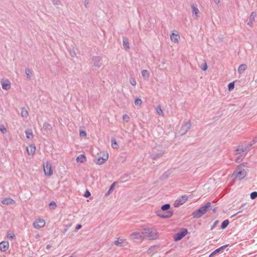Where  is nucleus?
I'll return each mask as SVG.
<instances>
[{
    "label": "nucleus",
    "instance_id": "2eb2a0df",
    "mask_svg": "<svg viewBox=\"0 0 257 257\" xmlns=\"http://www.w3.org/2000/svg\"><path fill=\"white\" fill-rule=\"evenodd\" d=\"M9 247V243L8 241H3L0 242V251H6Z\"/></svg>",
    "mask_w": 257,
    "mask_h": 257
},
{
    "label": "nucleus",
    "instance_id": "a19ab883",
    "mask_svg": "<svg viewBox=\"0 0 257 257\" xmlns=\"http://www.w3.org/2000/svg\"><path fill=\"white\" fill-rule=\"evenodd\" d=\"M170 175V172L169 171H167L165 172L162 176V178L163 179H164L165 178H167L169 177V176Z\"/></svg>",
    "mask_w": 257,
    "mask_h": 257
},
{
    "label": "nucleus",
    "instance_id": "6e6d98bb",
    "mask_svg": "<svg viewBox=\"0 0 257 257\" xmlns=\"http://www.w3.org/2000/svg\"><path fill=\"white\" fill-rule=\"evenodd\" d=\"M89 4V0H85L84 1V5L86 8H87V6Z\"/></svg>",
    "mask_w": 257,
    "mask_h": 257
},
{
    "label": "nucleus",
    "instance_id": "aec40b11",
    "mask_svg": "<svg viewBox=\"0 0 257 257\" xmlns=\"http://www.w3.org/2000/svg\"><path fill=\"white\" fill-rule=\"evenodd\" d=\"M122 43L123 48L125 49V50L128 51L130 49V47L128 40L126 37H123Z\"/></svg>",
    "mask_w": 257,
    "mask_h": 257
},
{
    "label": "nucleus",
    "instance_id": "58836bf2",
    "mask_svg": "<svg viewBox=\"0 0 257 257\" xmlns=\"http://www.w3.org/2000/svg\"><path fill=\"white\" fill-rule=\"evenodd\" d=\"M252 144L250 143V144H248L246 146L244 147V148L243 147V151L244 152H245L249 150L250 148L252 146Z\"/></svg>",
    "mask_w": 257,
    "mask_h": 257
},
{
    "label": "nucleus",
    "instance_id": "0e129e2a",
    "mask_svg": "<svg viewBox=\"0 0 257 257\" xmlns=\"http://www.w3.org/2000/svg\"><path fill=\"white\" fill-rule=\"evenodd\" d=\"M69 257H76V256H74V255H71V256H69Z\"/></svg>",
    "mask_w": 257,
    "mask_h": 257
},
{
    "label": "nucleus",
    "instance_id": "1a4fd4ad",
    "mask_svg": "<svg viewBox=\"0 0 257 257\" xmlns=\"http://www.w3.org/2000/svg\"><path fill=\"white\" fill-rule=\"evenodd\" d=\"M188 196L186 195H183L180 198L177 199L174 203L173 205L175 207H178L182 205L187 200Z\"/></svg>",
    "mask_w": 257,
    "mask_h": 257
},
{
    "label": "nucleus",
    "instance_id": "c03bdc74",
    "mask_svg": "<svg viewBox=\"0 0 257 257\" xmlns=\"http://www.w3.org/2000/svg\"><path fill=\"white\" fill-rule=\"evenodd\" d=\"M79 135L81 137H85L86 136V133L85 131L80 130L79 132Z\"/></svg>",
    "mask_w": 257,
    "mask_h": 257
},
{
    "label": "nucleus",
    "instance_id": "f704fd0d",
    "mask_svg": "<svg viewBox=\"0 0 257 257\" xmlns=\"http://www.w3.org/2000/svg\"><path fill=\"white\" fill-rule=\"evenodd\" d=\"M49 207L50 209H55L57 207L56 202L54 201H51L49 204Z\"/></svg>",
    "mask_w": 257,
    "mask_h": 257
},
{
    "label": "nucleus",
    "instance_id": "4d7b16f0",
    "mask_svg": "<svg viewBox=\"0 0 257 257\" xmlns=\"http://www.w3.org/2000/svg\"><path fill=\"white\" fill-rule=\"evenodd\" d=\"M257 142V136L252 140V145Z\"/></svg>",
    "mask_w": 257,
    "mask_h": 257
},
{
    "label": "nucleus",
    "instance_id": "72a5a7b5",
    "mask_svg": "<svg viewBox=\"0 0 257 257\" xmlns=\"http://www.w3.org/2000/svg\"><path fill=\"white\" fill-rule=\"evenodd\" d=\"M25 73L27 75V77L28 78H30L32 76V72L30 69H26Z\"/></svg>",
    "mask_w": 257,
    "mask_h": 257
},
{
    "label": "nucleus",
    "instance_id": "ea45409f",
    "mask_svg": "<svg viewBox=\"0 0 257 257\" xmlns=\"http://www.w3.org/2000/svg\"><path fill=\"white\" fill-rule=\"evenodd\" d=\"M250 197L252 200L257 198V192L253 191L251 192L250 194Z\"/></svg>",
    "mask_w": 257,
    "mask_h": 257
},
{
    "label": "nucleus",
    "instance_id": "5701e85b",
    "mask_svg": "<svg viewBox=\"0 0 257 257\" xmlns=\"http://www.w3.org/2000/svg\"><path fill=\"white\" fill-rule=\"evenodd\" d=\"M86 161V157L84 154L79 155L76 158L77 162L83 163Z\"/></svg>",
    "mask_w": 257,
    "mask_h": 257
},
{
    "label": "nucleus",
    "instance_id": "de8ad7c7",
    "mask_svg": "<svg viewBox=\"0 0 257 257\" xmlns=\"http://www.w3.org/2000/svg\"><path fill=\"white\" fill-rule=\"evenodd\" d=\"M84 196L86 197V198H88L90 196H91V193L90 192L88 191V190H86L85 192V193H84Z\"/></svg>",
    "mask_w": 257,
    "mask_h": 257
},
{
    "label": "nucleus",
    "instance_id": "412c9836",
    "mask_svg": "<svg viewBox=\"0 0 257 257\" xmlns=\"http://www.w3.org/2000/svg\"><path fill=\"white\" fill-rule=\"evenodd\" d=\"M255 14L254 12H252L249 18V22L247 23V25L249 26H251L254 21V18L255 17Z\"/></svg>",
    "mask_w": 257,
    "mask_h": 257
},
{
    "label": "nucleus",
    "instance_id": "f257e3e1",
    "mask_svg": "<svg viewBox=\"0 0 257 257\" xmlns=\"http://www.w3.org/2000/svg\"><path fill=\"white\" fill-rule=\"evenodd\" d=\"M170 205L166 203L161 206V210L156 212L157 216L162 218H168L171 217L173 214V211L169 210Z\"/></svg>",
    "mask_w": 257,
    "mask_h": 257
},
{
    "label": "nucleus",
    "instance_id": "4c0bfd02",
    "mask_svg": "<svg viewBox=\"0 0 257 257\" xmlns=\"http://www.w3.org/2000/svg\"><path fill=\"white\" fill-rule=\"evenodd\" d=\"M156 111L157 112V113H158V114H159L160 115H164V113H163V112L161 108V106L159 105L158 106H157V108H156Z\"/></svg>",
    "mask_w": 257,
    "mask_h": 257
},
{
    "label": "nucleus",
    "instance_id": "423d86ee",
    "mask_svg": "<svg viewBox=\"0 0 257 257\" xmlns=\"http://www.w3.org/2000/svg\"><path fill=\"white\" fill-rule=\"evenodd\" d=\"M188 233V231L186 228H181L180 231L175 233L173 236L175 241H178L181 240Z\"/></svg>",
    "mask_w": 257,
    "mask_h": 257
},
{
    "label": "nucleus",
    "instance_id": "9b49d317",
    "mask_svg": "<svg viewBox=\"0 0 257 257\" xmlns=\"http://www.w3.org/2000/svg\"><path fill=\"white\" fill-rule=\"evenodd\" d=\"M45 225V222L43 219L36 220L33 222L34 227L35 228H40L43 227Z\"/></svg>",
    "mask_w": 257,
    "mask_h": 257
},
{
    "label": "nucleus",
    "instance_id": "a878e982",
    "mask_svg": "<svg viewBox=\"0 0 257 257\" xmlns=\"http://www.w3.org/2000/svg\"><path fill=\"white\" fill-rule=\"evenodd\" d=\"M229 224V221L228 219H225L224 220L222 223L220 225V229H225L227 226Z\"/></svg>",
    "mask_w": 257,
    "mask_h": 257
},
{
    "label": "nucleus",
    "instance_id": "bf43d9fd",
    "mask_svg": "<svg viewBox=\"0 0 257 257\" xmlns=\"http://www.w3.org/2000/svg\"><path fill=\"white\" fill-rule=\"evenodd\" d=\"M51 247H52V245H50V244H48V245H47V246H46V249H48H48H50V248H51Z\"/></svg>",
    "mask_w": 257,
    "mask_h": 257
},
{
    "label": "nucleus",
    "instance_id": "3c124183",
    "mask_svg": "<svg viewBox=\"0 0 257 257\" xmlns=\"http://www.w3.org/2000/svg\"><path fill=\"white\" fill-rule=\"evenodd\" d=\"M154 248H155V246H151V247H150V248L148 249V250H147V252H148V253H152V252L154 250Z\"/></svg>",
    "mask_w": 257,
    "mask_h": 257
},
{
    "label": "nucleus",
    "instance_id": "473e14b6",
    "mask_svg": "<svg viewBox=\"0 0 257 257\" xmlns=\"http://www.w3.org/2000/svg\"><path fill=\"white\" fill-rule=\"evenodd\" d=\"M26 137L28 139H32L33 138V133L31 131L28 130L26 131Z\"/></svg>",
    "mask_w": 257,
    "mask_h": 257
},
{
    "label": "nucleus",
    "instance_id": "39448f33",
    "mask_svg": "<svg viewBox=\"0 0 257 257\" xmlns=\"http://www.w3.org/2000/svg\"><path fill=\"white\" fill-rule=\"evenodd\" d=\"M165 150L161 147L153 148L150 153V158L153 160L159 159L163 156Z\"/></svg>",
    "mask_w": 257,
    "mask_h": 257
},
{
    "label": "nucleus",
    "instance_id": "f03ea898",
    "mask_svg": "<svg viewBox=\"0 0 257 257\" xmlns=\"http://www.w3.org/2000/svg\"><path fill=\"white\" fill-rule=\"evenodd\" d=\"M245 167L244 163L238 165L234 170L232 176L238 180H241L246 176V172L243 168Z\"/></svg>",
    "mask_w": 257,
    "mask_h": 257
},
{
    "label": "nucleus",
    "instance_id": "6e6552de",
    "mask_svg": "<svg viewBox=\"0 0 257 257\" xmlns=\"http://www.w3.org/2000/svg\"><path fill=\"white\" fill-rule=\"evenodd\" d=\"M44 171L46 176H51L53 174L52 165L50 163L47 162L43 164Z\"/></svg>",
    "mask_w": 257,
    "mask_h": 257
},
{
    "label": "nucleus",
    "instance_id": "e2e57ef3",
    "mask_svg": "<svg viewBox=\"0 0 257 257\" xmlns=\"http://www.w3.org/2000/svg\"><path fill=\"white\" fill-rule=\"evenodd\" d=\"M240 212V211H238L237 213H236L234 214V215H233L232 216V217L235 216L236 214H237L239 213Z\"/></svg>",
    "mask_w": 257,
    "mask_h": 257
},
{
    "label": "nucleus",
    "instance_id": "680f3d73",
    "mask_svg": "<svg viewBox=\"0 0 257 257\" xmlns=\"http://www.w3.org/2000/svg\"><path fill=\"white\" fill-rule=\"evenodd\" d=\"M216 4L219 3L220 0H213Z\"/></svg>",
    "mask_w": 257,
    "mask_h": 257
},
{
    "label": "nucleus",
    "instance_id": "603ef678",
    "mask_svg": "<svg viewBox=\"0 0 257 257\" xmlns=\"http://www.w3.org/2000/svg\"><path fill=\"white\" fill-rule=\"evenodd\" d=\"M201 69H202V70H203V71H205V70H207V64H206V63H205L203 65V66L201 67Z\"/></svg>",
    "mask_w": 257,
    "mask_h": 257
},
{
    "label": "nucleus",
    "instance_id": "5fc2aeb1",
    "mask_svg": "<svg viewBox=\"0 0 257 257\" xmlns=\"http://www.w3.org/2000/svg\"><path fill=\"white\" fill-rule=\"evenodd\" d=\"M82 227V225L80 224H78L76 225V227H75V229L76 230H78L80 229H81Z\"/></svg>",
    "mask_w": 257,
    "mask_h": 257
},
{
    "label": "nucleus",
    "instance_id": "c756f323",
    "mask_svg": "<svg viewBox=\"0 0 257 257\" xmlns=\"http://www.w3.org/2000/svg\"><path fill=\"white\" fill-rule=\"evenodd\" d=\"M243 146H239L235 150V155L237 154H242L244 153L243 151Z\"/></svg>",
    "mask_w": 257,
    "mask_h": 257
},
{
    "label": "nucleus",
    "instance_id": "393cba45",
    "mask_svg": "<svg viewBox=\"0 0 257 257\" xmlns=\"http://www.w3.org/2000/svg\"><path fill=\"white\" fill-rule=\"evenodd\" d=\"M247 66L246 64H242L239 65L238 68V72L239 74H242L246 69Z\"/></svg>",
    "mask_w": 257,
    "mask_h": 257
},
{
    "label": "nucleus",
    "instance_id": "6ab92c4d",
    "mask_svg": "<svg viewBox=\"0 0 257 257\" xmlns=\"http://www.w3.org/2000/svg\"><path fill=\"white\" fill-rule=\"evenodd\" d=\"M2 203L5 205H11L15 203V201L11 198H6L2 201Z\"/></svg>",
    "mask_w": 257,
    "mask_h": 257
},
{
    "label": "nucleus",
    "instance_id": "cd10ccee",
    "mask_svg": "<svg viewBox=\"0 0 257 257\" xmlns=\"http://www.w3.org/2000/svg\"><path fill=\"white\" fill-rule=\"evenodd\" d=\"M116 184V182H113L110 186L109 187V190H108V191L107 192V193H106L105 194V196H108L109 195H110L112 192V191H113L114 190V187L115 186Z\"/></svg>",
    "mask_w": 257,
    "mask_h": 257
},
{
    "label": "nucleus",
    "instance_id": "4be33fe9",
    "mask_svg": "<svg viewBox=\"0 0 257 257\" xmlns=\"http://www.w3.org/2000/svg\"><path fill=\"white\" fill-rule=\"evenodd\" d=\"M170 38L172 42L177 43L178 42V40L180 39V36L179 34L172 33L170 36Z\"/></svg>",
    "mask_w": 257,
    "mask_h": 257
},
{
    "label": "nucleus",
    "instance_id": "2f4dec72",
    "mask_svg": "<svg viewBox=\"0 0 257 257\" xmlns=\"http://www.w3.org/2000/svg\"><path fill=\"white\" fill-rule=\"evenodd\" d=\"M111 147L113 149H118V144H117V143L116 142V141L115 139L112 138L111 140Z\"/></svg>",
    "mask_w": 257,
    "mask_h": 257
},
{
    "label": "nucleus",
    "instance_id": "c85d7f7f",
    "mask_svg": "<svg viewBox=\"0 0 257 257\" xmlns=\"http://www.w3.org/2000/svg\"><path fill=\"white\" fill-rule=\"evenodd\" d=\"M28 111L25 107L22 108L21 115L23 117L26 118L28 116Z\"/></svg>",
    "mask_w": 257,
    "mask_h": 257
},
{
    "label": "nucleus",
    "instance_id": "f8f14e48",
    "mask_svg": "<svg viewBox=\"0 0 257 257\" xmlns=\"http://www.w3.org/2000/svg\"><path fill=\"white\" fill-rule=\"evenodd\" d=\"M229 246V244H225L221 246V247L216 249L214 250L209 255V257H213L215 255L220 252V251H222L224 249H225L227 247Z\"/></svg>",
    "mask_w": 257,
    "mask_h": 257
},
{
    "label": "nucleus",
    "instance_id": "a18cd8bd",
    "mask_svg": "<svg viewBox=\"0 0 257 257\" xmlns=\"http://www.w3.org/2000/svg\"><path fill=\"white\" fill-rule=\"evenodd\" d=\"M8 237L11 239H13L16 238V236L14 233H11L8 234Z\"/></svg>",
    "mask_w": 257,
    "mask_h": 257
},
{
    "label": "nucleus",
    "instance_id": "7ed1b4c3",
    "mask_svg": "<svg viewBox=\"0 0 257 257\" xmlns=\"http://www.w3.org/2000/svg\"><path fill=\"white\" fill-rule=\"evenodd\" d=\"M211 205V203L208 202L203 206L194 211L192 214L193 217L194 218H199L202 217L207 212V210L210 207Z\"/></svg>",
    "mask_w": 257,
    "mask_h": 257
},
{
    "label": "nucleus",
    "instance_id": "9d476101",
    "mask_svg": "<svg viewBox=\"0 0 257 257\" xmlns=\"http://www.w3.org/2000/svg\"><path fill=\"white\" fill-rule=\"evenodd\" d=\"M143 235H144L143 231H135L131 233L130 236L132 239L141 240L142 239Z\"/></svg>",
    "mask_w": 257,
    "mask_h": 257
},
{
    "label": "nucleus",
    "instance_id": "c9c22d12",
    "mask_svg": "<svg viewBox=\"0 0 257 257\" xmlns=\"http://www.w3.org/2000/svg\"><path fill=\"white\" fill-rule=\"evenodd\" d=\"M234 88V82H231L228 84V89L229 91L232 90Z\"/></svg>",
    "mask_w": 257,
    "mask_h": 257
},
{
    "label": "nucleus",
    "instance_id": "bb28decb",
    "mask_svg": "<svg viewBox=\"0 0 257 257\" xmlns=\"http://www.w3.org/2000/svg\"><path fill=\"white\" fill-rule=\"evenodd\" d=\"M142 75L144 79L148 80L149 79L150 74L148 70L145 69L143 70L142 71Z\"/></svg>",
    "mask_w": 257,
    "mask_h": 257
},
{
    "label": "nucleus",
    "instance_id": "0eeeda50",
    "mask_svg": "<svg viewBox=\"0 0 257 257\" xmlns=\"http://www.w3.org/2000/svg\"><path fill=\"white\" fill-rule=\"evenodd\" d=\"M192 123L191 121L189 120L186 122H184L182 124V126L180 128V130L179 133H180L181 136H183L185 135L188 131L190 129L191 127Z\"/></svg>",
    "mask_w": 257,
    "mask_h": 257
},
{
    "label": "nucleus",
    "instance_id": "7c9ffc66",
    "mask_svg": "<svg viewBox=\"0 0 257 257\" xmlns=\"http://www.w3.org/2000/svg\"><path fill=\"white\" fill-rule=\"evenodd\" d=\"M123 241L124 240L122 239H119V238L117 240L114 241V244L118 246H123Z\"/></svg>",
    "mask_w": 257,
    "mask_h": 257
},
{
    "label": "nucleus",
    "instance_id": "b1692460",
    "mask_svg": "<svg viewBox=\"0 0 257 257\" xmlns=\"http://www.w3.org/2000/svg\"><path fill=\"white\" fill-rule=\"evenodd\" d=\"M43 128L45 131H51L52 130L51 125L48 122H45L43 124Z\"/></svg>",
    "mask_w": 257,
    "mask_h": 257
},
{
    "label": "nucleus",
    "instance_id": "49530a36",
    "mask_svg": "<svg viewBox=\"0 0 257 257\" xmlns=\"http://www.w3.org/2000/svg\"><path fill=\"white\" fill-rule=\"evenodd\" d=\"M122 118L126 122H128L129 121V120H130L129 116L127 114H124L123 115Z\"/></svg>",
    "mask_w": 257,
    "mask_h": 257
},
{
    "label": "nucleus",
    "instance_id": "a211bd4d",
    "mask_svg": "<svg viewBox=\"0 0 257 257\" xmlns=\"http://www.w3.org/2000/svg\"><path fill=\"white\" fill-rule=\"evenodd\" d=\"M108 154H107L105 158L100 157L98 158H97V159L96 161V163L97 165H102L103 163H104L105 162H106L108 160Z\"/></svg>",
    "mask_w": 257,
    "mask_h": 257
},
{
    "label": "nucleus",
    "instance_id": "20e7f679",
    "mask_svg": "<svg viewBox=\"0 0 257 257\" xmlns=\"http://www.w3.org/2000/svg\"><path fill=\"white\" fill-rule=\"evenodd\" d=\"M144 235L147 236L149 239H156L159 237V234L156 229L151 227L143 228Z\"/></svg>",
    "mask_w": 257,
    "mask_h": 257
},
{
    "label": "nucleus",
    "instance_id": "338daca9",
    "mask_svg": "<svg viewBox=\"0 0 257 257\" xmlns=\"http://www.w3.org/2000/svg\"><path fill=\"white\" fill-rule=\"evenodd\" d=\"M39 237V235H37V236H36V238H38Z\"/></svg>",
    "mask_w": 257,
    "mask_h": 257
},
{
    "label": "nucleus",
    "instance_id": "052dcab7",
    "mask_svg": "<svg viewBox=\"0 0 257 257\" xmlns=\"http://www.w3.org/2000/svg\"><path fill=\"white\" fill-rule=\"evenodd\" d=\"M216 210H217V208H216V207H215V208H213V209H212V211H213V212H214V213H216Z\"/></svg>",
    "mask_w": 257,
    "mask_h": 257
},
{
    "label": "nucleus",
    "instance_id": "4468645a",
    "mask_svg": "<svg viewBox=\"0 0 257 257\" xmlns=\"http://www.w3.org/2000/svg\"><path fill=\"white\" fill-rule=\"evenodd\" d=\"M2 88L4 90H9L11 87V83L10 81L8 80H3L1 81Z\"/></svg>",
    "mask_w": 257,
    "mask_h": 257
},
{
    "label": "nucleus",
    "instance_id": "69168bd1",
    "mask_svg": "<svg viewBox=\"0 0 257 257\" xmlns=\"http://www.w3.org/2000/svg\"><path fill=\"white\" fill-rule=\"evenodd\" d=\"M69 257H76V256H74V255H71V256H69Z\"/></svg>",
    "mask_w": 257,
    "mask_h": 257
},
{
    "label": "nucleus",
    "instance_id": "ddd939ff",
    "mask_svg": "<svg viewBox=\"0 0 257 257\" xmlns=\"http://www.w3.org/2000/svg\"><path fill=\"white\" fill-rule=\"evenodd\" d=\"M92 61L94 62V66L99 68L101 66L100 62L102 61V58L100 56H96L92 57Z\"/></svg>",
    "mask_w": 257,
    "mask_h": 257
},
{
    "label": "nucleus",
    "instance_id": "864d4df0",
    "mask_svg": "<svg viewBox=\"0 0 257 257\" xmlns=\"http://www.w3.org/2000/svg\"><path fill=\"white\" fill-rule=\"evenodd\" d=\"M241 159V156L240 155L239 156H238L236 159H235V162L236 163H239L240 160Z\"/></svg>",
    "mask_w": 257,
    "mask_h": 257
},
{
    "label": "nucleus",
    "instance_id": "8fccbe9b",
    "mask_svg": "<svg viewBox=\"0 0 257 257\" xmlns=\"http://www.w3.org/2000/svg\"><path fill=\"white\" fill-rule=\"evenodd\" d=\"M130 82L132 84V85H133V86L136 85L137 82H136V80H135V79L131 78L130 79Z\"/></svg>",
    "mask_w": 257,
    "mask_h": 257
},
{
    "label": "nucleus",
    "instance_id": "09e8293b",
    "mask_svg": "<svg viewBox=\"0 0 257 257\" xmlns=\"http://www.w3.org/2000/svg\"><path fill=\"white\" fill-rule=\"evenodd\" d=\"M0 131L3 133H6L7 132V129L3 125H2L1 127H0Z\"/></svg>",
    "mask_w": 257,
    "mask_h": 257
},
{
    "label": "nucleus",
    "instance_id": "f3484780",
    "mask_svg": "<svg viewBox=\"0 0 257 257\" xmlns=\"http://www.w3.org/2000/svg\"><path fill=\"white\" fill-rule=\"evenodd\" d=\"M27 153L29 155H33L36 151V147L34 144L30 145L27 148Z\"/></svg>",
    "mask_w": 257,
    "mask_h": 257
},
{
    "label": "nucleus",
    "instance_id": "79ce46f5",
    "mask_svg": "<svg viewBox=\"0 0 257 257\" xmlns=\"http://www.w3.org/2000/svg\"><path fill=\"white\" fill-rule=\"evenodd\" d=\"M218 223H219L218 220L215 221L214 222L213 225L211 226L210 230H213L216 227V226L218 224Z\"/></svg>",
    "mask_w": 257,
    "mask_h": 257
},
{
    "label": "nucleus",
    "instance_id": "dca6fc26",
    "mask_svg": "<svg viewBox=\"0 0 257 257\" xmlns=\"http://www.w3.org/2000/svg\"><path fill=\"white\" fill-rule=\"evenodd\" d=\"M191 8L192 10V15L193 17H195L196 19L198 18L199 17V10L197 7V6L194 4L191 5Z\"/></svg>",
    "mask_w": 257,
    "mask_h": 257
},
{
    "label": "nucleus",
    "instance_id": "e433bc0d",
    "mask_svg": "<svg viewBox=\"0 0 257 257\" xmlns=\"http://www.w3.org/2000/svg\"><path fill=\"white\" fill-rule=\"evenodd\" d=\"M142 101L139 98H136L135 100V104L137 106H140L142 104Z\"/></svg>",
    "mask_w": 257,
    "mask_h": 257
},
{
    "label": "nucleus",
    "instance_id": "37998d69",
    "mask_svg": "<svg viewBox=\"0 0 257 257\" xmlns=\"http://www.w3.org/2000/svg\"><path fill=\"white\" fill-rule=\"evenodd\" d=\"M54 5H60L61 4L60 0H51Z\"/></svg>",
    "mask_w": 257,
    "mask_h": 257
},
{
    "label": "nucleus",
    "instance_id": "13d9d810",
    "mask_svg": "<svg viewBox=\"0 0 257 257\" xmlns=\"http://www.w3.org/2000/svg\"><path fill=\"white\" fill-rule=\"evenodd\" d=\"M68 226L67 225H66L65 227V228L64 229L63 233H65L66 232H67V231L68 230Z\"/></svg>",
    "mask_w": 257,
    "mask_h": 257
}]
</instances>
